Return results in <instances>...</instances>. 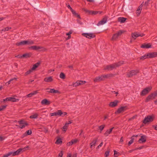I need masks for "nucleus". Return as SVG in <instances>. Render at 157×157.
Returning a JSON list of instances; mask_svg holds the SVG:
<instances>
[{
    "label": "nucleus",
    "instance_id": "obj_19",
    "mask_svg": "<svg viewBox=\"0 0 157 157\" xmlns=\"http://www.w3.org/2000/svg\"><path fill=\"white\" fill-rule=\"evenodd\" d=\"M118 102V101H117L115 100L113 102H110L109 104V105L112 107H114L117 105Z\"/></svg>",
    "mask_w": 157,
    "mask_h": 157
},
{
    "label": "nucleus",
    "instance_id": "obj_53",
    "mask_svg": "<svg viewBox=\"0 0 157 157\" xmlns=\"http://www.w3.org/2000/svg\"><path fill=\"white\" fill-rule=\"evenodd\" d=\"M106 157H107L109 155V151H106L105 153Z\"/></svg>",
    "mask_w": 157,
    "mask_h": 157
},
{
    "label": "nucleus",
    "instance_id": "obj_60",
    "mask_svg": "<svg viewBox=\"0 0 157 157\" xmlns=\"http://www.w3.org/2000/svg\"><path fill=\"white\" fill-rule=\"evenodd\" d=\"M153 127L154 128L155 130H157V125L155 126L153 125Z\"/></svg>",
    "mask_w": 157,
    "mask_h": 157
},
{
    "label": "nucleus",
    "instance_id": "obj_48",
    "mask_svg": "<svg viewBox=\"0 0 157 157\" xmlns=\"http://www.w3.org/2000/svg\"><path fill=\"white\" fill-rule=\"evenodd\" d=\"M99 11H92L91 15H95L97 14H98L99 13Z\"/></svg>",
    "mask_w": 157,
    "mask_h": 157
},
{
    "label": "nucleus",
    "instance_id": "obj_34",
    "mask_svg": "<svg viewBox=\"0 0 157 157\" xmlns=\"http://www.w3.org/2000/svg\"><path fill=\"white\" fill-rule=\"evenodd\" d=\"M78 141V140L77 139H74V140H71L70 142H69V143L68 144V145H71L75 144Z\"/></svg>",
    "mask_w": 157,
    "mask_h": 157
},
{
    "label": "nucleus",
    "instance_id": "obj_27",
    "mask_svg": "<svg viewBox=\"0 0 157 157\" xmlns=\"http://www.w3.org/2000/svg\"><path fill=\"white\" fill-rule=\"evenodd\" d=\"M41 103L42 105H48L50 104V103L47 99H44L41 101Z\"/></svg>",
    "mask_w": 157,
    "mask_h": 157
},
{
    "label": "nucleus",
    "instance_id": "obj_29",
    "mask_svg": "<svg viewBox=\"0 0 157 157\" xmlns=\"http://www.w3.org/2000/svg\"><path fill=\"white\" fill-rule=\"evenodd\" d=\"M44 80L45 82H50L52 81L53 79L52 77L50 76L49 77L45 78L44 79Z\"/></svg>",
    "mask_w": 157,
    "mask_h": 157
},
{
    "label": "nucleus",
    "instance_id": "obj_15",
    "mask_svg": "<svg viewBox=\"0 0 157 157\" xmlns=\"http://www.w3.org/2000/svg\"><path fill=\"white\" fill-rule=\"evenodd\" d=\"M46 90H47V92L51 93H59V91L57 90H55L54 89H50L47 88Z\"/></svg>",
    "mask_w": 157,
    "mask_h": 157
},
{
    "label": "nucleus",
    "instance_id": "obj_9",
    "mask_svg": "<svg viewBox=\"0 0 157 157\" xmlns=\"http://www.w3.org/2000/svg\"><path fill=\"white\" fill-rule=\"evenodd\" d=\"M18 122L19 124H20V125L18 126V127L21 129H22L24 128L25 126L28 125V124L23 120H21L18 121Z\"/></svg>",
    "mask_w": 157,
    "mask_h": 157
},
{
    "label": "nucleus",
    "instance_id": "obj_2",
    "mask_svg": "<svg viewBox=\"0 0 157 157\" xmlns=\"http://www.w3.org/2000/svg\"><path fill=\"white\" fill-rule=\"evenodd\" d=\"M124 63V61H121L118 63H114L111 64L106 66L104 67L105 70L111 71L116 69L117 67H119Z\"/></svg>",
    "mask_w": 157,
    "mask_h": 157
},
{
    "label": "nucleus",
    "instance_id": "obj_11",
    "mask_svg": "<svg viewBox=\"0 0 157 157\" xmlns=\"http://www.w3.org/2000/svg\"><path fill=\"white\" fill-rule=\"evenodd\" d=\"M86 82V81L78 80L77 81L73 83L72 86L74 87H76L79 85L84 84Z\"/></svg>",
    "mask_w": 157,
    "mask_h": 157
},
{
    "label": "nucleus",
    "instance_id": "obj_62",
    "mask_svg": "<svg viewBox=\"0 0 157 157\" xmlns=\"http://www.w3.org/2000/svg\"><path fill=\"white\" fill-rule=\"evenodd\" d=\"M123 138L122 137H121V138L120 139V142H123Z\"/></svg>",
    "mask_w": 157,
    "mask_h": 157
},
{
    "label": "nucleus",
    "instance_id": "obj_63",
    "mask_svg": "<svg viewBox=\"0 0 157 157\" xmlns=\"http://www.w3.org/2000/svg\"><path fill=\"white\" fill-rule=\"evenodd\" d=\"M4 139V138L0 136V141H2Z\"/></svg>",
    "mask_w": 157,
    "mask_h": 157
},
{
    "label": "nucleus",
    "instance_id": "obj_57",
    "mask_svg": "<svg viewBox=\"0 0 157 157\" xmlns=\"http://www.w3.org/2000/svg\"><path fill=\"white\" fill-rule=\"evenodd\" d=\"M67 7L68 9H70L71 10V11L73 9L69 5H68L67 6Z\"/></svg>",
    "mask_w": 157,
    "mask_h": 157
},
{
    "label": "nucleus",
    "instance_id": "obj_40",
    "mask_svg": "<svg viewBox=\"0 0 157 157\" xmlns=\"http://www.w3.org/2000/svg\"><path fill=\"white\" fill-rule=\"evenodd\" d=\"M38 46H33L29 48V49H32L33 50L37 51Z\"/></svg>",
    "mask_w": 157,
    "mask_h": 157
},
{
    "label": "nucleus",
    "instance_id": "obj_10",
    "mask_svg": "<svg viewBox=\"0 0 157 157\" xmlns=\"http://www.w3.org/2000/svg\"><path fill=\"white\" fill-rule=\"evenodd\" d=\"M144 35V34L143 33L140 34V33L137 32L132 33L131 34L132 38L134 39H135L136 38L139 36L142 37Z\"/></svg>",
    "mask_w": 157,
    "mask_h": 157
},
{
    "label": "nucleus",
    "instance_id": "obj_55",
    "mask_svg": "<svg viewBox=\"0 0 157 157\" xmlns=\"http://www.w3.org/2000/svg\"><path fill=\"white\" fill-rule=\"evenodd\" d=\"M15 57H17L18 58H22V56H21L20 55H18L17 56H16Z\"/></svg>",
    "mask_w": 157,
    "mask_h": 157
},
{
    "label": "nucleus",
    "instance_id": "obj_52",
    "mask_svg": "<svg viewBox=\"0 0 157 157\" xmlns=\"http://www.w3.org/2000/svg\"><path fill=\"white\" fill-rule=\"evenodd\" d=\"M63 155V153L62 151H61L60 153L58 155L59 156L62 157Z\"/></svg>",
    "mask_w": 157,
    "mask_h": 157
},
{
    "label": "nucleus",
    "instance_id": "obj_4",
    "mask_svg": "<svg viewBox=\"0 0 157 157\" xmlns=\"http://www.w3.org/2000/svg\"><path fill=\"white\" fill-rule=\"evenodd\" d=\"M125 31L124 30H120L118 31L117 33L114 34L111 40L112 41H116L118 37L122 35V34L125 32Z\"/></svg>",
    "mask_w": 157,
    "mask_h": 157
},
{
    "label": "nucleus",
    "instance_id": "obj_37",
    "mask_svg": "<svg viewBox=\"0 0 157 157\" xmlns=\"http://www.w3.org/2000/svg\"><path fill=\"white\" fill-rule=\"evenodd\" d=\"M26 44L28 45H31L33 44H34V42L33 40H26Z\"/></svg>",
    "mask_w": 157,
    "mask_h": 157
},
{
    "label": "nucleus",
    "instance_id": "obj_23",
    "mask_svg": "<svg viewBox=\"0 0 157 157\" xmlns=\"http://www.w3.org/2000/svg\"><path fill=\"white\" fill-rule=\"evenodd\" d=\"M142 8V5H141L139 6L136 11V13L137 16H139L141 13Z\"/></svg>",
    "mask_w": 157,
    "mask_h": 157
},
{
    "label": "nucleus",
    "instance_id": "obj_58",
    "mask_svg": "<svg viewBox=\"0 0 157 157\" xmlns=\"http://www.w3.org/2000/svg\"><path fill=\"white\" fill-rule=\"evenodd\" d=\"M92 11V10H89L87 13L89 14H91Z\"/></svg>",
    "mask_w": 157,
    "mask_h": 157
},
{
    "label": "nucleus",
    "instance_id": "obj_38",
    "mask_svg": "<svg viewBox=\"0 0 157 157\" xmlns=\"http://www.w3.org/2000/svg\"><path fill=\"white\" fill-rule=\"evenodd\" d=\"M17 80V78H12V79H10L8 82H6V85H9V84H10L11 83V82L12 81H13V80L16 81Z\"/></svg>",
    "mask_w": 157,
    "mask_h": 157
},
{
    "label": "nucleus",
    "instance_id": "obj_8",
    "mask_svg": "<svg viewBox=\"0 0 157 157\" xmlns=\"http://www.w3.org/2000/svg\"><path fill=\"white\" fill-rule=\"evenodd\" d=\"M139 70H133L130 71L127 74L128 77H132L133 75H136L139 73Z\"/></svg>",
    "mask_w": 157,
    "mask_h": 157
},
{
    "label": "nucleus",
    "instance_id": "obj_3",
    "mask_svg": "<svg viewBox=\"0 0 157 157\" xmlns=\"http://www.w3.org/2000/svg\"><path fill=\"white\" fill-rule=\"evenodd\" d=\"M113 76V75L111 74L102 75L96 77L94 79V81L95 82H99L104 80L105 78H108Z\"/></svg>",
    "mask_w": 157,
    "mask_h": 157
},
{
    "label": "nucleus",
    "instance_id": "obj_14",
    "mask_svg": "<svg viewBox=\"0 0 157 157\" xmlns=\"http://www.w3.org/2000/svg\"><path fill=\"white\" fill-rule=\"evenodd\" d=\"M146 136L145 135H143L141 136V138L138 141L140 143H143L146 142Z\"/></svg>",
    "mask_w": 157,
    "mask_h": 157
},
{
    "label": "nucleus",
    "instance_id": "obj_51",
    "mask_svg": "<svg viewBox=\"0 0 157 157\" xmlns=\"http://www.w3.org/2000/svg\"><path fill=\"white\" fill-rule=\"evenodd\" d=\"M26 132L28 135H30L32 134V131L30 130H28Z\"/></svg>",
    "mask_w": 157,
    "mask_h": 157
},
{
    "label": "nucleus",
    "instance_id": "obj_24",
    "mask_svg": "<svg viewBox=\"0 0 157 157\" xmlns=\"http://www.w3.org/2000/svg\"><path fill=\"white\" fill-rule=\"evenodd\" d=\"M38 93V91L36 90L33 91L32 92H31L30 94L27 95L26 97L27 98H30L32 97V96Z\"/></svg>",
    "mask_w": 157,
    "mask_h": 157
},
{
    "label": "nucleus",
    "instance_id": "obj_64",
    "mask_svg": "<svg viewBox=\"0 0 157 157\" xmlns=\"http://www.w3.org/2000/svg\"><path fill=\"white\" fill-rule=\"evenodd\" d=\"M154 102L155 104L157 105V99L154 101Z\"/></svg>",
    "mask_w": 157,
    "mask_h": 157
},
{
    "label": "nucleus",
    "instance_id": "obj_22",
    "mask_svg": "<svg viewBox=\"0 0 157 157\" xmlns=\"http://www.w3.org/2000/svg\"><path fill=\"white\" fill-rule=\"evenodd\" d=\"M141 47L143 48H148L151 47V45L150 44H144L141 45Z\"/></svg>",
    "mask_w": 157,
    "mask_h": 157
},
{
    "label": "nucleus",
    "instance_id": "obj_61",
    "mask_svg": "<svg viewBox=\"0 0 157 157\" xmlns=\"http://www.w3.org/2000/svg\"><path fill=\"white\" fill-rule=\"evenodd\" d=\"M68 67L69 68H70L71 69H73V66L72 65H70L68 66Z\"/></svg>",
    "mask_w": 157,
    "mask_h": 157
},
{
    "label": "nucleus",
    "instance_id": "obj_54",
    "mask_svg": "<svg viewBox=\"0 0 157 157\" xmlns=\"http://www.w3.org/2000/svg\"><path fill=\"white\" fill-rule=\"evenodd\" d=\"M103 143L102 142L101 143H100V144L98 146L97 148H99L100 147H101L102 146V145H103Z\"/></svg>",
    "mask_w": 157,
    "mask_h": 157
},
{
    "label": "nucleus",
    "instance_id": "obj_5",
    "mask_svg": "<svg viewBox=\"0 0 157 157\" xmlns=\"http://www.w3.org/2000/svg\"><path fill=\"white\" fill-rule=\"evenodd\" d=\"M155 118V116L154 115L148 116L145 117L143 121V123L146 124L148 122H152Z\"/></svg>",
    "mask_w": 157,
    "mask_h": 157
},
{
    "label": "nucleus",
    "instance_id": "obj_45",
    "mask_svg": "<svg viewBox=\"0 0 157 157\" xmlns=\"http://www.w3.org/2000/svg\"><path fill=\"white\" fill-rule=\"evenodd\" d=\"M11 29V27H7L6 28H5L3 29H2V30H1V33H2V31H3L4 32H5L6 31H7L9 30L10 29Z\"/></svg>",
    "mask_w": 157,
    "mask_h": 157
},
{
    "label": "nucleus",
    "instance_id": "obj_25",
    "mask_svg": "<svg viewBox=\"0 0 157 157\" xmlns=\"http://www.w3.org/2000/svg\"><path fill=\"white\" fill-rule=\"evenodd\" d=\"M113 128L114 127H113L112 128H110L109 129L107 130L105 133L104 134L105 136H107L109 134H110L111 133Z\"/></svg>",
    "mask_w": 157,
    "mask_h": 157
},
{
    "label": "nucleus",
    "instance_id": "obj_44",
    "mask_svg": "<svg viewBox=\"0 0 157 157\" xmlns=\"http://www.w3.org/2000/svg\"><path fill=\"white\" fill-rule=\"evenodd\" d=\"M68 127V126L67 125V124H65V125L63 126V130L65 132L67 129Z\"/></svg>",
    "mask_w": 157,
    "mask_h": 157
},
{
    "label": "nucleus",
    "instance_id": "obj_1",
    "mask_svg": "<svg viewBox=\"0 0 157 157\" xmlns=\"http://www.w3.org/2000/svg\"><path fill=\"white\" fill-rule=\"evenodd\" d=\"M29 146L25 147L23 148H20L15 152H10L8 153L5 154L2 157H8L9 156L12 155L14 156L16 155H18L20 153L25 151L29 150Z\"/></svg>",
    "mask_w": 157,
    "mask_h": 157
},
{
    "label": "nucleus",
    "instance_id": "obj_49",
    "mask_svg": "<svg viewBox=\"0 0 157 157\" xmlns=\"http://www.w3.org/2000/svg\"><path fill=\"white\" fill-rule=\"evenodd\" d=\"M32 72H33V71L31 69L25 73V75H27L28 74H29L31 73Z\"/></svg>",
    "mask_w": 157,
    "mask_h": 157
},
{
    "label": "nucleus",
    "instance_id": "obj_28",
    "mask_svg": "<svg viewBox=\"0 0 157 157\" xmlns=\"http://www.w3.org/2000/svg\"><path fill=\"white\" fill-rule=\"evenodd\" d=\"M16 44L18 46H20L21 45H26V40H24L20 42H17L16 43Z\"/></svg>",
    "mask_w": 157,
    "mask_h": 157
},
{
    "label": "nucleus",
    "instance_id": "obj_50",
    "mask_svg": "<svg viewBox=\"0 0 157 157\" xmlns=\"http://www.w3.org/2000/svg\"><path fill=\"white\" fill-rule=\"evenodd\" d=\"M6 105H4L0 107V111H1L4 109H5L6 108Z\"/></svg>",
    "mask_w": 157,
    "mask_h": 157
},
{
    "label": "nucleus",
    "instance_id": "obj_35",
    "mask_svg": "<svg viewBox=\"0 0 157 157\" xmlns=\"http://www.w3.org/2000/svg\"><path fill=\"white\" fill-rule=\"evenodd\" d=\"M135 136L136 137H137L138 136V135H136V136H132L131 138V140L128 142V146H130L131 144L134 141V137Z\"/></svg>",
    "mask_w": 157,
    "mask_h": 157
},
{
    "label": "nucleus",
    "instance_id": "obj_46",
    "mask_svg": "<svg viewBox=\"0 0 157 157\" xmlns=\"http://www.w3.org/2000/svg\"><path fill=\"white\" fill-rule=\"evenodd\" d=\"M72 33V32L71 31H69L68 33H66V35L67 36H68L67 39H69L71 38V36L70 35Z\"/></svg>",
    "mask_w": 157,
    "mask_h": 157
},
{
    "label": "nucleus",
    "instance_id": "obj_12",
    "mask_svg": "<svg viewBox=\"0 0 157 157\" xmlns=\"http://www.w3.org/2000/svg\"><path fill=\"white\" fill-rule=\"evenodd\" d=\"M82 35L89 39L93 38L95 37V35L92 33H83Z\"/></svg>",
    "mask_w": 157,
    "mask_h": 157
},
{
    "label": "nucleus",
    "instance_id": "obj_32",
    "mask_svg": "<svg viewBox=\"0 0 157 157\" xmlns=\"http://www.w3.org/2000/svg\"><path fill=\"white\" fill-rule=\"evenodd\" d=\"M38 116V114L37 113H33L32 115L30 116V118L31 119H36L37 118Z\"/></svg>",
    "mask_w": 157,
    "mask_h": 157
},
{
    "label": "nucleus",
    "instance_id": "obj_42",
    "mask_svg": "<svg viewBox=\"0 0 157 157\" xmlns=\"http://www.w3.org/2000/svg\"><path fill=\"white\" fill-rule=\"evenodd\" d=\"M59 77L60 78L62 79H64L65 78V76L63 73L61 72L60 73Z\"/></svg>",
    "mask_w": 157,
    "mask_h": 157
},
{
    "label": "nucleus",
    "instance_id": "obj_36",
    "mask_svg": "<svg viewBox=\"0 0 157 157\" xmlns=\"http://www.w3.org/2000/svg\"><path fill=\"white\" fill-rule=\"evenodd\" d=\"M71 11L72 13L73 14V15H74L75 16L78 17V18H80V16L78 15L77 13H76L75 11L73 9H72V10H71Z\"/></svg>",
    "mask_w": 157,
    "mask_h": 157
},
{
    "label": "nucleus",
    "instance_id": "obj_33",
    "mask_svg": "<svg viewBox=\"0 0 157 157\" xmlns=\"http://www.w3.org/2000/svg\"><path fill=\"white\" fill-rule=\"evenodd\" d=\"M31 55L32 54L31 53H26L23 55L22 57V58H27L30 57Z\"/></svg>",
    "mask_w": 157,
    "mask_h": 157
},
{
    "label": "nucleus",
    "instance_id": "obj_13",
    "mask_svg": "<svg viewBox=\"0 0 157 157\" xmlns=\"http://www.w3.org/2000/svg\"><path fill=\"white\" fill-rule=\"evenodd\" d=\"M55 113L56 116H59L64 117L67 114L66 112H62L61 110H58Z\"/></svg>",
    "mask_w": 157,
    "mask_h": 157
},
{
    "label": "nucleus",
    "instance_id": "obj_17",
    "mask_svg": "<svg viewBox=\"0 0 157 157\" xmlns=\"http://www.w3.org/2000/svg\"><path fill=\"white\" fill-rule=\"evenodd\" d=\"M125 106L121 107L117 109V111L115 112V113L117 114L122 113L125 110Z\"/></svg>",
    "mask_w": 157,
    "mask_h": 157
},
{
    "label": "nucleus",
    "instance_id": "obj_30",
    "mask_svg": "<svg viewBox=\"0 0 157 157\" xmlns=\"http://www.w3.org/2000/svg\"><path fill=\"white\" fill-rule=\"evenodd\" d=\"M40 63L37 62L35 64H34L33 67L31 69L32 71L34 70L36 68H37L39 65Z\"/></svg>",
    "mask_w": 157,
    "mask_h": 157
},
{
    "label": "nucleus",
    "instance_id": "obj_31",
    "mask_svg": "<svg viewBox=\"0 0 157 157\" xmlns=\"http://www.w3.org/2000/svg\"><path fill=\"white\" fill-rule=\"evenodd\" d=\"M126 19L123 17H120L118 18V21L121 23H124L126 20Z\"/></svg>",
    "mask_w": 157,
    "mask_h": 157
},
{
    "label": "nucleus",
    "instance_id": "obj_56",
    "mask_svg": "<svg viewBox=\"0 0 157 157\" xmlns=\"http://www.w3.org/2000/svg\"><path fill=\"white\" fill-rule=\"evenodd\" d=\"M50 115L51 116H56V114L55 112L51 113Z\"/></svg>",
    "mask_w": 157,
    "mask_h": 157
},
{
    "label": "nucleus",
    "instance_id": "obj_47",
    "mask_svg": "<svg viewBox=\"0 0 157 157\" xmlns=\"http://www.w3.org/2000/svg\"><path fill=\"white\" fill-rule=\"evenodd\" d=\"M104 125H102L99 127V129L101 130V131L104 129Z\"/></svg>",
    "mask_w": 157,
    "mask_h": 157
},
{
    "label": "nucleus",
    "instance_id": "obj_20",
    "mask_svg": "<svg viewBox=\"0 0 157 157\" xmlns=\"http://www.w3.org/2000/svg\"><path fill=\"white\" fill-rule=\"evenodd\" d=\"M98 141V138H95L94 139L93 141L90 144V147L92 148L93 147H95L96 143Z\"/></svg>",
    "mask_w": 157,
    "mask_h": 157
},
{
    "label": "nucleus",
    "instance_id": "obj_59",
    "mask_svg": "<svg viewBox=\"0 0 157 157\" xmlns=\"http://www.w3.org/2000/svg\"><path fill=\"white\" fill-rule=\"evenodd\" d=\"M72 123V122L71 121H69L68 123H66V124H67V125L68 126L69 124H71Z\"/></svg>",
    "mask_w": 157,
    "mask_h": 157
},
{
    "label": "nucleus",
    "instance_id": "obj_7",
    "mask_svg": "<svg viewBox=\"0 0 157 157\" xmlns=\"http://www.w3.org/2000/svg\"><path fill=\"white\" fill-rule=\"evenodd\" d=\"M151 87H148L143 89L140 93L141 96H144L147 94L151 90Z\"/></svg>",
    "mask_w": 157,
    "mask_h": 157
},
{
    "label": "nucleus",
    "instance_id": "obj_16",
    "mask_svg": "<svg viewBox=\"0 0 157 157\" xmlns=\"http://www.w3.org/2000/svg\"><path fill=\"white\" fill-rule=\"evenodd\" d=\"M107 18L105 17L103 18L102 20L100 21L97 24L98 26L103 25L106 23L107 21Z\"/></svg>",
    "mask_w": 157,
    "mask_h": 157
},
{
    "label": "nucleus",
    "instance_id": "obj_6",
    "mask_svg": "<svg viewBox=\"0 0 157 157\" xmlns=\"http://www.w3.org/2000/svg\"><path fill=\"white\" fill-rule=\"evenodd\" d=\"M157 96V92L156 91L155 92L149 95L146 98L145 101L147 102L151 100H153Z\"/></svg>",
    "mask_w": 157,
    "mask_h": 157
},
{
    "label": "nucleus",
    "instance_id": "obj_39",
    "mask_svg": "<svg viewBox=\"0 0 157 157\" xmlns=\"http://www.w3.org/2000/svg\"><path fill=\"white\" fill-rule=\"evenodd\" d=\"M114 157H118L120 155V154L119 153V152H118L117 151L114 150Z\"/></svg>",
    "mask_w": 157,
    "mask_h": 157
},
{
    "label": "nucleus",
    "instance_id": "obj_41",
    "mask_svg": "<svg viewBox=\"0 0 157 157\" xmlns=\"http://www.w3.org/2000/svg\"><path fill=\"white\" fill-rule=\"evenodd\" d=\"M148 58L147 55H145L143 56H141L140 57V59L141 60H144Z\"/></svg>",
    "mask_w": 157,
    "mask_h": 157
},
{
    "label": "nucleus",
    "instance_id": "obj_43",
    "mask_svg": "<svg viewBox=\"0 0 157 157\" xmlns=\"http://www.w3.org/2000/svg\"><path fill=\"white\" fill-rule=\"evenodd\" d=\"M62 141L61 139L59 138L58 139L56 142V144H61L62 143Z\"/></svg>",
    "mask_w": 157,
    "mask_h": 157
},
{
    "label": "nucleus",
    "instance_id": "obj_21",
    "mask_svg": "<svg viewBox=\"0 0 157 157\" xmlns=\"http://www.w3.org/2000/svg\"><path fill=\"white\" fill-rule=\"evenodd\" d=\"M7 100H8V101H11L12 102H15L18 101H19V99H16L15 98L12 97H8L6 98Z\"/></svg>",
    "mask_w": 157,
    "mask_h": 157
},
{
    "label": "nucleus",
    "instance_id": "obj_18",
    "mask_svg": "<svg viewBox=\"0 0 157 157\" xmlns=\"http://www.w3.org/2000/svg\"><path fill=\"white\" fill-rule=\"evenodd\" d=\"M148 58H151L157 56V52H154L147 54Z\"/></svg>",
    "mask_w": 157,
    "mask_h": 157
},
{
    "label": "nucleus",
    "instance_id": "obj_26",
    "mask_svg": "<svg viewBox=\"0 0 157 157\" xmlns=\"http://www.w3.org/2000/svg\"><path fill=\"white\" fill-rule=\"evenodd\" d=\"M47 50L45 48L40 46H38L37 51L40 52H45Z\"/></svg>",
    "mask_w": 157,
    "mask_h": 157
}]
</instances>
